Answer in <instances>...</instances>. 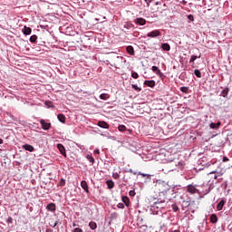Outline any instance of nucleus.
<instances>
[{
	"label": "nucleus",
	"mask_w": 232,
	"mask_h": 232,
	"mask_svg": "<svg viewBox=\"0 0 232 232\" xmlns=\"http://www.w3.org/2000/svg\"><path fill=\"white\" fill-rule=\"evenodd\" d=\"M65 184H66V180H64V179H62L60 180V186L63 187V186H65Z\"/></svg>",
	"instance_id": "c9c22d12"
},
{
	"label": "nucleus",
	"mask_w": 232,
	"mask_h": 232,
	"mask_svg": "<svg viewBox=\"0 0 232 232\" xmlns=\"http://www.w3.org/2000/svg\"><path fill=\"white\" fill-rule=\"evenodd\" d=\"M126 50L129 55H135V49H133V46L129 45L127 46Z\"/></svg>",
	"instance_id": "9d476101"
},
{
	"label": "nucleus",
	"mask_w": 232,
	"mask_h": 232,
	"mask_svg": "<svg viewBox=\"0 0 232 232\" xmlns=\"http://www.w3.org/2000/svg\"><path fill=\"white\" fill-rule=\"evenodd\" d=\"M156 5H159V2H157Z\"/></svg>",
	"instance_id": "6e6d98bb"
},
{
	"label": "nucleus",
	"mask_w": 232,
	"mask_h": 232,
	"mask_svg": "<svg viewBox=\"0 0 232 232\" xmlns=\"http://www.w3.org/2000/svg\"><path fill=\"white\" fill-rule=\"evenodd\" d=\"M213 173H218L217 170L209 172V175H213Z\"/></svg>",
	"instance_id": "49530a36"
},
{
	"label": "nucleus",
	"mask_w": 232,
	"mask_h": 232,
	"mask_svg": "<svg viewBox=\"0 0 232 232\" xmlns=\"http://www.w3.org/2000/svg\"><path fill=\"white\" fill-rule=\"evenodd\" d=\"M228 93H229V89H225L222 91L221 95L222 97H227Z\"/></svg>",
	"instance_id": "cd10ccee"
},
{
	"label": "nucleus",
	"mask_w": 232,
	"mask_h": 232,
	"mask_svg": "<svg viewBox=\"0 0 232 232\" xmlns=\"http://www.w3.org/2000/svg\"><path fill=\"white\" fill-rule=\"evenodd\" d=\"M151 70L154 73H156V75H162V72L160 71V69H159V67L152 66Z\"/></svg>",
	"instance_id": "ddd939ff"
},
{
	"label": "nucleus",
	"mask_w": 232,
	"mask_h": 232,
	"mask_svg": "<svg viewBox=\"0 0 232 232\" xmlns=\"http://www.w3.org/2000/svg\"><path fill=\"white\" fill-rule=\"evenodd\" d=\"M220 121H218V123L211 122L209 124V128H211V130H218V128H220Z\"/></svg>",
	"instance_id": "1a4fd4ad"
},
{
	"label": "nucleus",
	"mask_w": 232,
	"mask_h": 232,
	"mask_svg": "<svg viewBox=\"0 0 232 232\" xmlns=\"http://www.w3.org/2000/svg\"><path fill=\"white\" fill-rule=\"evenodd\" d=\"M188 21H195V18L193 17L192 14H188Z\"/></svg>",
	"instance_id": "4c0bfd02"
},
{
	"label": "nucleus",
	"mask_w": 232,
	"mask_h": 232,
	"mask_svg": "<svg viewBox=\"0 0 232 232\" xmlns=\"http://www.w3.org/2000/svg\"><path fill=\"white\" fill-rule=\"evenodd\" d=\"M6 222H7V224H12V222H14V218H12V217H9V218L6 219Z\"/></svg>",
	"instance_id": "f704fd0d"
},
{
	"label": "nucleus",
	"mask_w": 232,
	"mask_h": 232,
	"mask_svg": "<svg viewBox=\"0 0 232 232\" xmlns=\"http://www.w3.org/2000/svg\"><path fill=\"white\" fill-rule=\"evenodd\" d=\"M81 186L82 188V189L86 192V193H90V189H89V187H88V182H86V180H82L81 182Z\"/></svg>",
	"instance_id": "0eeeda50"
},
{
	"label": "nucleus",
	"mask_w": 232,
	"mask_h": 232,
	"mask_svg": "<svg viewBox=\"0 0 232 232\" xmlns=\"http://www.w3.org/2000/svg\"><path fill=\"white\" fill-rule=\"evenodd\" d=\"M134 23L136 24H139L140 26H144V24H146V19H144V18H136L135 20H134Z\"/></svg>",
	"instance_id": "39448f33"
},
{
	"label": "nucleus",
	"mask_w": 232,
	"mask_h": 232,
	"mask_svg": "<svg viewBox=\"0 0 232 232\" xmlns=\"http://www.w3.org/2000/svg\"><path fill=\"white\" fill-rule=\"evenodd\" d=\"M86 159L89 160V162H91L92 164H93V162H95V159H93V156L88 154L86 156Z\"/></svg>",
	"instance_id": "bb28decb"
},
{
	"label": "nucleus",
	"mask_w": 232,
	"mask_h": 232,
	"mask_svg": "<svg viewBox=\"0 0 232 232\" xmlns=\"http://www.w3.org/2000/svg\"><path fill=\"white\" fill-rule=\"evenodd\" d=\"M218 175H219V177H222V175H224V170H220L219 172H218Z\"/></svg>",
	"instance_id": "37998d69"
},
{
	"label": "nucleus",
	"mask_w": 232,
	"mask_h": 232,
	"mask_svg": "<svg viewBox=\"0 0 232 232\" xmlns=\"http://www.w3.org/2000/svg\"><path fill=\"white\" fill-rule=\"evenodd\" d=\"M133 27H134L133 24L130 22H125L123 24V28H126L127 30H131V28Z\"/></svg>",
	"instance_id": "f3484780"
},
{
	"label": "nucleus",
	"mask_w": 232,
	"mask_h": 232,
	"mask_svg": "<svg viewBox=\"0 0 232 232\" xmlns=\"http://www.w3.org/2000/svg\"><path fill=\"white\" fill-rule=\"evenodd\" d=\"M89 227L92 228V229H97V223H95V221H91L89 223Z\"/></svg>",
	"instance_id": "a878e982"
},
{
	"label": "nucleus",
	"mask_w": 232,
	"mask_h": 232,
	"mask_svg": "<svg viewBox=\"0 0 232 232\" xmlns=\"http://www.w3.org/2000/svg\"><path fill=\"white\" fill-rule=\"evenodd\" d=\"M130 173H132L133 175H137V172H134L133 170L130 169Z\"/></svg>",
	"instance_id": "de8ad7c7"
},
{
	"label": "nucleus",
	"mask_w": 232,
	"mask_h": 232,
	"mask_svg": "<svg viewBox=\"0 0 232 232\" xmlns=\"http://www.w3.org/2000/svg\"><path fill=\"white\" fill-rule=\"evenodd\" d=\"M129 195L130 197H135V190H130Z\"/></svg>",
	"instance_id": "e433bc0d"
},
{
	"label": "nucleus",
	"mask_w": 232,
	"mask_h": 232,
	"mask_svg": "<svg viewBox=\"0 0 232 232\" xmlns=\"http://www.w3.org/2000/svg\"><path fill=\"white\" fill-rule=\"evenodd\" d=\"M59 224V222H55L54 225H53V227H55V226H57Z\"/></svg>",
	"instance_id": "603ef678"
},
{
	"label": "nucleus",
	"mask_w": 232,
	"mask_h": 232,
	"mask_svg": "<svg viewBox=\"0 0 232 232\" xmlns=\"http://www.w3.org/2000/svg\"><path fill=\"white\" fill-rule=\"evenodd\" d=\"M162 202H165V201H157V202H155L154 204H155V206H157V204H162Z\"/></svg>",
	"instance_id": "a18cd8bd"
},
{
	"label": "nucleus",
	"mask_w": 232,
	"mask_h": 232,
	"mask_svg": "<svg viewBox=\"0 0 232 232\" xmlns=\"http://www.w3.org/2000/svg\"><path fill=\"white\" fill-rule=\"evenodd\" d=\"M40 124L42 126V129H44L45 131L52 128V123L46 122V121H44V119L40 120Z\"/></svg>",
	"instance_id": "7ed1b4c3"
},
{
	"label": "nucleus",
	"mask_w": 232,
	"mask_h": 232,
	"mask_svg": "<svg viewBox=\"0 0 232 232\" xmlns=\"http://www.w3.org/2000/svg\"><path fill=\"white\" fill-rule=\"evenodd\" d=\"M119 131H126V127L124 125H120L118 127Z\"/></svg>",
	"instance_id": "2f4dec72"
},
{
	"label": "nucleus",
	"mask_w": 232,
	"mask_h": 232,
	"mask_svg": "<svg viewBox=\"0 0 232 232\" xmlns=\"http://www.w3.org/2000/svg\"><path fill=\"white\" fill-rule=\"evenodd\" d=\"M131 88L133 90H135L136 92H140L142 89H140L139 86L135 85V84H132L131 85Z\"/></svg>",
	"instance_id": "c756f323"
},
{
	"label": "nucleus",
	"mask_w": 232,
	"mask_h": 232,
	"mask_svg": "<svg viewBox=\"0 0 232 232\" xmlns=\"http://www.w3.org/2000/svg\"><path fill=\"white\" fill-rule=\"evenodd\" d=\"M188 193H191L193 195V194L197 193V188H195L192 185H189L188 187Z\"/></svg>",
	"instance_id": "aec40b11"
},
{
	"label": "nucleus",
	"mask_w": 232,
	"mask_h": 232,
	"mask_svg": "<svg viewBox=\"0 0 232 232\" xmlns=\"http://www.w3.org/2000/svg\"><path fill=\"white\" fill-rule=\"evenodd\" d=\"M138 175H141V177H148V179H150L149 174H144V173L139 172Z\"/></svg>",
	"instance_id": "ea45409f"
},
{
	"label": "nucleus",
	"mask_w": 232,
	"mask_h": 232,
	"mask_svg": "<svg viewBox=\"0 0 232 232\" xmlns=\"http://www.w3.org/2000/svg\"><path fill=\"white\" fill-rule=\"evenodd\" d=\"M197 59H200V54H199L198 56H197V55H191L190 60H189V63H192V64H194V63H195V61H197Z\"/></svg>",
	"instance_id": "5701e85b"
},
{
	"label": "nucleus",
	"mask_w": 232,
	"mask_h": 232,
	"mask_svg": "<svg viewBox=\"0 0 232 232\" xmlns=\"http://www.w3.org/2000/svg\"><path fill=\"white\" fill-rule=\"evenodd\" d=\"M100 99H102V101H108V99H110V95L107 93H102L100 95Z\"/></svg>",
	"instance_id": "b1692460"
},
{
	"label": "nucleus",
	"mask_w": 232,
	"mask_h": 232,
	"mask_svg": "<svg viewBox=\"0 0 232 232\" xmlns=\"http://www.w3.org/2000/svg\"><path fill=\"white\" fill-rule=\"evenodd\" d=\"M23 32L24 35H30L32 34V28L24 26Z\"/></svg>",
	"instance_id": "4be33fe9"
},
{
	"label": "nucleus",
	"mask_w": 232,
	"mask_h": 232,
	"mask_svg": "<svg viewBox=\"0 0 232 232\" xmlns=\"http://www.w3.org/2000/svg\"><path fill=\"white\" fill-rule=\"evenodd\" d=\"M131 78H132V79H139V73H137V72H132V73H131Z\"/></svg>",
	"instance_id": "473e14b6"
},
{
	"label": "nucleus",
	"mask_w": 232,
	"mask_h": 232,
	"mask_svg": "<svg viewBox=\"0 0 232 232\" xmlns=\"http://www.w3.org/2000/svg\"><path fill=\"white\" fill-rule=\"evenodd\" d=\"M72 227H77V225H76L75 222L72 223Z\"/></svg>",
	"instance_id": "8fccbe9b"
},
{
	"label": "nucleus",
	"mask_w": 232,
	"mask_h": 232,
	"mask_svg": "<svg viewBox=\"0 0 232 232\" xmlns=\"http://www.w3.org/2000/svg\"><path fill=\"white\" fill-rule=\"evenodd\" d=\"M0 144H3V139L0 138Z\"/></svg>",
	"instance_id": "864d4df0"
},
{
	"label": "nucleus",
	"mask_w": 232,
	"mask_h": 232,
	"mask_svg": "<svg viewBox=\"0 0 232 232\" xmlns=\"http://www.w3.org/2000/svg\"><path fill=\"white\" fill-rule=\"evenodd\" d=\"M46 209H48V211H55L56 208H55V203H50L47 205Z\"/></svg>",
	"instance_id": "2eb2a0df"
},
{
	"label": "nucleus",
	"mask_w": 232,
	"mask_h": 232,
	"mask_svg": "<svg viewBox=\"0 0 232 232\" xmlns=\"http://www.w3.org/2000/svg\"><path fill=\"white\" fill-rule=\"evenodd\" d=\"M121 200H122L123 204H125V206L127 208H130V198H128L127 196H123L121 198Z\"/></svg>",
	"instance_id": "f8f14e48"
},
{
	"label": "nucleus",
	"mask_w": 232,
	"mask_h": 232,
	"mask_svg": "<svg viewBox=\"0 0 232 232\" xmlns=\"http://www.w3.org/2000/svg\"><path fill=\"white\" fill-rule=\"evenodd\" d=\"M161 48L165 52H169L171 50V46H169V44H162Z\"/></svg>",
	"instance_id": "a211bd4d"
},
{
	"label": "nucleus",
	"mask_w": 232,
	"mask_h": 232,
	"mask_svg": "<svg viewBox=\"0 0 232 232\" xmlns=\"http://www.w3.org/2000/svg\"><path fill=\"white\" fill-rule=\"evenodd\" d=\"M57 119L58 121H60V122H63V124L66 122V116H64L63 114H58Z\"/></svg>",
	"instance_id": "6ab92c4d"
},
{
	"label": "nucleus",
	"mask_w": 232,
	"mask_h": 232,
	"mask_svg": "<svg viewBox=\"0 0 232 232\" xmlns=\"http://www.w3.org/2000/svg\"><path fill=\"white\" fill-rule=\"evenodd\" d=\"M97 126H99L100 128H103L104 130H108L110 128V124L103 121H98Z\"/></svg>",
	"instance_id": "20e7f679"
},
{
	"label": "nucleus",
	"mask_w": 232,
	"mask_h": 232,
	"mask_svg": "<svg viewBox=\"0 0 232 232\" xmlns=\"http://www.w3.org/2000/svg\"><path fill=\"white\" fill-rule=\"evenodd\" d=\"M162 35V33H160L159 30H153L147 34V37H150V39H155V37H160Z\"/></svg>",
	"instance_id": "f03ea898"
},
{
	"label": "nucleus",
	"mask_w": 232,
	"mask_h": 232,
	"mask_svg": "<svg viewBox=\"0 0 232 232\" xmlns=\"http://www.w3.org/2000/svg\"><path fill=\"white\" fill-rule=\"evenodd\" d=\"M173 210H174V211H179V208H177V207H176V208H173Z\"/></svg>",
	"instance_id": "09e8293b"
},
{
	"label": "nucleus",
	"mask_w": 232,
	"mask_h": 232,
	"mask_svg": "<svg viewBox=\"0 0 232 232\" xmlns=\"http://www.w3.org/2000/svg\"><path fill=\"white\" fill-rule=\"evenodd\" d=\"M117 208H119V209H124V203H119Z\"/></svg>",
	"instance_id": "72a5a7b5"
},
{
	"label": "nucleus",
	"mask_w": 232,
	"mask_h": 232,
	"mask_svg": "<svg viewBox=\"0 0 232 232\" xmlns=\"http://www.w3.org/2000/svg\"><path fill=\"white\" fill-rule=\"evenodd\" d=\"M154 189H155V191H157L160 194L161 193L163 195H166V193H168V191H169L170 187L165 181L157 180L156 184L154 186Z\"/></svg>",
	"instance_id": "f257e3e1"
},
{
	"label": "nucleus",
	"mask_w": 232,
	"mask_h": 232,
	"mask_svg": "<svg viewBox=\"0 0 232 232\" xmlns=\"http://www.w3.org/2000/svg\"><path fill=\"white\" fill-rule=\"evenodd\" d=\"M57 148H58L59 151L63 155V157H66V149H64V145L59 143L57 145Z\"/></svg>",
	"instance_id": "423d86ee"
},
{
	"label": "nucleus",
	"mask_w": 232,
	"mask_h": 232,
	"mask_svg": "<svg viewBox=\"0 0 232 232\" xmlns=\"http://www.w3.org/2000/svg\"><path fill=\"white\" fill-rule=\"evenodd\" d=\"M144 1L147 4V6H150V4L153 3V1H155V0H144Z\"/></svg>",
	"instance_id": "58836bf2"
},
{
	"label": "nucleus",
	"mask_w": 232,
	"mask_h": 232,
	"mask_svg": "<svg viewBox=\"0 0 232 232\" xmlns=\"http://www.w3.org/2000/svg\"><path fill=\"white\" fill-rule=\"evenodd\" d=\"M223 162H229V158L223 157Z\"/></svg>",
	"instance_id": "79ce46f5"
},
{
	"label": "nucleus",
	"mask_w": 232,
	"mask_h": 232,
	"mask_svg": "<svg viewBox=\"0 0 232 232\" xmlns=\"http://www.w3.org/2000/svg\"><path fill=\"white\" fill-rule=\"evenodd\" d=\"M72 232H82V228L76 227L72 230Z\"/></svg>",
	"instance_id": "a19ab883"
},
{
	"label": "nucleus",
	"mask_w": 232,
	"mask_h": 232,
	"mask_svg": "<svg viewBox=\"0 0 232 232\" xmlns=\"http://www.w3.org/2000/svg\"><path fill=\"white\" fill-rule=\"evenodd\" d=\"M224 204H226V201L221 200L218 206H217V209L218 211H222V209L224 208Z\"/></svg>",
	"instance_id": "412c9836"
},
{
	"label": "nucleus",
	"mask_w": 232,
	"mask_h": 232,
	"mask_svg": "<svg viewBox=\"0 0 232 232\" xmlns=\"http://www.w3.org/2000/svg\"><path fill=\"white\" fill-rule=\"evenodd\" d=\"M210 222H211L212 224H217V223L218 222V218L217 217L216 214H212V215L210 216Z\"/></svg>",
	"instance_id": "dca6fc26"
},
{
	"label": "nucleus",
	"mask_w": 232,
	"mask_h": 232,
	"mask_svg": "<svg viewBox=\"0 0 232 232\" xmlns=\"http://www.w3.org/2000/svg\"><path fill=\"white\" fill-rule=\"evenodd\" d=\"M37 41V35L34 34L30 37V43H35Z\"/></svg>",
	"instance_id": "c85d7f7f"
},
{
	"label": "nucleus",
	"mask_w": 232,
	"mask_h": 232,
	"mask_svg": "<svg viewBox=\"0 0 232 232\" xmlns=\"http://www.w3.org/2000/svg\"><path fill=\"white\" fill-rule=\"evenodd\" d=\"M171 232H179V231H177V230H174V231H171Z\"/></svg>",
	"instance_id": "5fc2aeb1"
},
{
	"label": "nucleus",
	"mask_w": 232,
	"mask_h": 232,
	"mask_svg": "<svg viewBox=\"0 0 232 232\" xmlns=\"http://www.w3.org/2000/svg\"><path fill=\"white\" fill-rule=\"evenodd\" d=\"M94 153H95L96 155H99V154L101 153V151H100L98 149H96V150H94Z\"/></svg>",
	"instance_id": "c03bdc74"
},
{
	"label": "nucleus",
	"mask_w": 232,
	"mask_h": 232,
	"mask_svg": "<svg viewBox=\"0 0 232 232\" xmlns=\"http://www.w3.org/2000/svg\"><path fill=\"white\" fill-rule=\"evenodd\" d=\"M188 90L189 89L188 87H185V86L180 88V92H182L183 93H188Z\"/></svg>",
	"instance_id": "7c9ffc66"
},
{
	"label": "nucleus",
	"mask_w": 232,
	"mask_h": 232,
	"mask_svg": "<svg viewBox=\"0 0 232 232\" xmlns=\"http://www.w3.org/2000/svg\"><path fill=\"white\" fill-rule=\"evenodd\" d=\"M144 84H145V86H149V88H154L155 81H153V80H150V81L146 80L144 82Z\"/></svg>",
	"instance_id": "6e6552de"
},
{
	"label": "nucleus",
	"mask_w": 232,
	"mask_h": 232,
	"mask_svg": "<svg viewBox=\"0 0 232 232\" xmlns=\"http://www.w3.org/2000/svg\"><path fill=\"white\" fill-rule=\"evenodd\" d=\"M24 150H25V151H34V146L30 145V144H24L23 146Z\"/></svg>",
	"instance_id": "9b49d317"
},
{
	"label": "nucleus",
	"mask_w": 232,
	"mask_h": 232,
	"mask_svg": "<svg viewBox=\"0 0 232 232\" xmlns=\"http://www.w3.org/2000/svg\"><path fill=\"white\" fill-rule=\"evenodd\" d=\"M194 75H196V77H198V79L202 78V72H200V70L196 69L194 71Z\"/></svg>",
	"instance_id": "393cba45"
},
{
	"label": "nucleus",
	"mask_w": 232,
	"mask_h": 232,
	"mask_svg": "<svg viewBox=\"0 0 232 232\" xmlns=\"http://www.w3.org/2000/svg\"><path fill=\"white\" fill-rule=\"evenodd\" d=\"M217 179H218V176L215 175L214 176V180H217Z\"/></svg>",
	"instance_id": "3c124183"
},
{
	"label": "nucleus",
	"mask_w": 232,
	"mask_h": 232,
	"mask_svg": "<svg viewBox=\"0 0 232 232\" xmlns=\"http://www.w3.org/2000/svg\"><path fill=\"white\" fill-rule=\"evenodd\" d=\"M106 184L108 189H113V188H115V183L113 182V180H107Z\"/></svg>",
	"instance_id": "4468645a"
}]
</instances>
